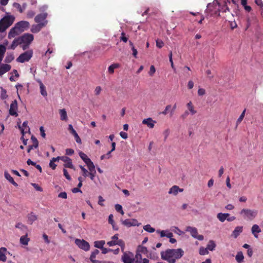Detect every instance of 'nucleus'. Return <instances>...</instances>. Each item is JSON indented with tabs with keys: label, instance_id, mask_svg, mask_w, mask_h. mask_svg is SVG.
I'll return each mask as SVG.
<instances>
[{
	"label": "nucleus",
	"instance_id": "1",
	"mask_svg": "<svg viewBox=\"0 0 263 263\" xmlns=\"http://www.w3.org/2000/svg\"><path fill=\"white\" fill-rule=\"evenodd\" d=\"M184 255L182 249H167L165 251L161 252V258L168 263H176V260L181 258Z\"/></svg>",
	"mask_w": 263,
	"mask_h": 263
},
{
	"label": "nucleus",
	"instance_id": "2",
	"mask_svg": "<svg viewBox=\"0 0 263 263\" xmlns=\"http://www.w3.org/2000/svg\"><path fill=\"white\" fill-rule=\"evenodd\" d=\"M14 20L15 17L12 15H7L4 17L0 21L1 30L5 31L13 24Z\"/></svg>",
	"mask_w": 263,
	"mask_h": 263
},
{
	"label": "nucleus",
	"instance_id": "3",
	"mask_svg": "<svg viewBox=\"0 0 263 263\" xmlns=\"http://www.w3.org/2000/svg\"><path fill=\"white\" fill-rule=\"evenodd\" d=\"M245 219L252 220L257 215V212L256 210H252L248 209H243L240 212Z\"/></svg>",
	"mask_w": 263,
	"mask_h": 263
},
{
	"label": "nucleus",
	"instance_id": "4",
	"mask_svg": "<svg viewBox=\"0 0 263 263\" xmlns=\"http://www.w3.org/2000/svg\"><path fill=\"white\" fill-rule=\"evenodd\" d=\"M111 239H116V241H108L107 244L109 247L114 246L115 245H117L121 248L122 251H123L124 247H125V243L123 240L118 239V234H116L115 235H114L112 237Z\"/></svg>",
	"mask_w": 263,
	"mask_h": 263
},
{
	"label": "nucleus",
	"instance_id": "5",
	"mask_svg": "<svg viewBox=\"0 0 263 263\" xmlns=\"http://www.w3.org/2000/svg\"><path fill=\"white\" fill-rule=\"evenodd\" d=\"M33 52L32 50H28L21 54L16 59V61L20 63H24L29 61L32 57Z\"/></svg>",
	"mask_w": 263,
	"mask_h": 263
},
{
	"label": "nucleus",
	"instance_id": "6",
	"mask_svg": "<svg viewBox=\"0 0 263 263\" xmlns=\"http://www.w3.org/2000/svg\"><path fill=\"white\" fill-rule=\"evenodd\" d=\"M186 231L190 232L193 237L199 240H202L204 239V237L202 235L198 234L197 229L195 227L188 226L186 227Z\"/></svg>",
	"mask_w": 263,
	"mask_h": 263
},
{
	"label": "nucleus",
	"instance_id": "7",
	"mask_svg": "<svg viewBox=\"0 0 263 263\" xmlns=\"http://www.w3.org/2000/svg\"><path fill=\"white\" fill-rule=\"evenodd\" d=\"M74 242L79 248L85 251H88L90 249L89 243L84 239L77 238L75 239Z\"/></svg>",
	"mask_w": 263,
	"mask_h": 263
},
{
	"label": "nucleus",
	"instance_id": "8",
	"mask_svg": "<svg viewBox=\"0 0 263 263\" xmlns=\"http://www.w3.org/2000/svg\"><path fill=\"white\" fill-rule=\"evenodd\" d=\"M134 255L130 252H123L121 260L124 263H133Z\"/></svg>",
	"mask_w": 263,
	"mask_h": 263
},
{
	"label": "nucleus",
	"instance_id": "9",
	"mask_svg": "<svg viewBox=\"0 0 263 263\" xmlns=\"http://www.w3.org/2000/svg\"><path fill=\"white\" fill-rule=\"evenodd\" d=\"M21 44H30L34 39V36L32 34L25 33L19 37Z\"/></svg>",
	"mask_w": 263,
	"mask_h": 263
},
{
	"label": "nucleus",
	"instance_id": "10",
	"mask_svg": "<svg viewBox=\"0 0 263 263\" xmlns=\"http://www.w3.org/2000/svg\"><path fill=\"white\" fill-rule=\"evenodd\" d=\"M47 14L46 13H43L37 14L34 18V21L37 24L45 23V26L48 23L46 20Z\"/></svg>",
	"mask_w": 263,
	"mask_h": 263
},
{
	"label": "nucleus",
	"instance_id": "11",
	"mask_svg": "<svg viewBox=\"0 0 263 263\" xmlns=\"http://www.w3.org/2000/svg\"><path fill=\"white\" fill-rule=\"evenodd\" d=\"M18 109L17 101L16 100H14L10 104V107L9 109V114L11 116H15V117L18 116L17 112Z\"/></svg>",
	"mask_w": 263,
	"mask_h": 263
},
{
	"label": "nucleus",
	"instance_id": "12",
	"mask_svg": "<svg viewBox=\"0 0 263 263\" xmlns=\"http://www.w3.org/2000/svg\"><path fill=\"white\" fill-rule=\"evenodd\" d=\"M15 25L21 32L27 30L30 27V24L26 21H22L17 23Z\"/></svg>",
	"mask_w": 263,
	"mask_h": 263
},
{
	"label": "nucleus",
	"instance_id": "13",
	"mask_svg": "<svg viewBox=\"0 0 263 263\" xmlns=\"http://www.w3.org/2000/svg\"><path fill=\"white\" fill-rule=\"evenodd\" d=\"M62 161L65 162L64 166L65 168H69L74 170L73 165L72 164V160L67 156H62Z\"/></svg>",
	"mask_w": 263,
	"mask_h": 263
},
{
	"label": "nucleus",
	"instance_id": "14",
	"mask_svg": "<svg viewBox=\"0 0 263 263\" xmlns=\"http://www.w3.org/2000/svg\"><path fill=\"white\" fill-rule=\"evenodd\" d=\"M133 263H149V260L147 258H142V255L140 254H135L134 257Z\"/></svg>",
	"mask_w": 263,
	"mask_h": 263
},
{
	"label": "nucleus",
	"instance_id": "15",
	"mask_svg": "<svg viewBox=\"0 0 263 263\" xmlns=\"http://www.w3.org/2000/svg\"><path fill=\"white\" fill-rule=\"evenodd\" d=\"M22 32L18 30L17 27L15 25L14 27L11 29L8 34V38L12 39L19 35Z\"/></svg>",
	"mask_w": 263,
	"mask_h": 263
},
{
	"label": "nucleus",
	"instance_id": "16",
	"mask_svg": "<svg viewBox=\"0 0 263 263\" xmlns=\"http://www.w3.org/2000/svg\"><path fill=\"white\" fill-rule=\"evenodd\" d=\"M44 27L45 23L34 24L31 26V31L34 33H37Z\"/></svg>",
	"mask_w": 263,
	"mask_h": 263
},
{
	"label": "nucleus",
	"instance_id": "17",
	"mask_svg": "<svg viewBox=\"0 0 263 263\" xmlns=\"http://www.w3.org/2000/svg\"><path fill=\"white\" fill-rule=\"evenodd\" d=\"M156 123V121L153 120L151 118L145 119L142 121V124L146 125L150 128H154Z\"/></svg>",
	"mask_w": 263,
	"mask_h": 263
},
{
	"label": "nucleus",
	"instance_id": "18",
	"mask_svg": "<svg viewBox=\"0 0 263 263\" xmlns=\"http://www.w3.org/2000/svg\"><path fill=\"white\" fill-rule=\"evenodd\" d=\"M11 66L10 65L7 64H2L0 65V76L3 75L4 73L10 70Z\"/></svg>",
	"mask_w": 263,
	"mask_h": 263
},
{
	"label": "nucleus",
	"instance_id": "19",
	"mask_svg": "<svg viewBox=\"0 0 263 263\" xmlns=\"http://www.w3.org/2000/svg\"><path fill=\"white\" fill-rule=\"evenodd\" d=\"M183 191V189H180L177 185H174L170 189L168 193L170 194H173L176 195L178 192H182Z\"/></svg>",
	"mask_w": 263,
	"mask_h": 263
},
{
	"label": "nucleus",
	"instance_id": "20",
	"mask_svg": "<svg viewBox=\"0 0 263 263\" xmlns=\"http://www.w3.org/2000/svg\"><path fill=\"white\" fill-rule=\"evenodd\" d=\"M186 107L187 110L190 112L191 115H194L197 113V111L191 101H190L186 104Z\"/></svg>",
	"mask_w": 263,
	"mask_h": 263
},
{
	"label": "nucleus",
	"instance_id": "21",
	"mask_svg": "<svg viewBox=\"0 0 263 263\" xmlns=\"http://www.w3.org/2000/svg\"><path fill=\"white\" fill-rule=\"evenodd\" d=\"M252 233L255 238H258L257 234L261 232V229L257 224H254L251 228Z\"/></svg>",
	"mask_w": 263,
	"mask_h": 263
},
{
	"label": "nucleus",
	"instance_id": "22",
	"mask_svg": "<svg viewBox=\"0 0 263 263\" xmlns=\"http://www.w3.org/2000/svg\"><path fill=\"white\" fill-rule=\"evenodd\" d=\"M4 176L5 178L8 180L11 183H12L14 186L17 187L18 186L17 183L14 180L13 178L11 177V176L8 173V172L5 171L4 173Z\"/></svg>",
	"mask_w": 263,
	"mask_h": 263
},
{
	"label": "nucleus",
	"instance_id": "23",
	"mask_svg": "<svg viewBox=\"0 0 263 263\" xmlns=\"http://www.w3.org/2000/svg\"><path fill=\"white\" fill-rule=\"evenodd\" d=\"M216 6H218V11H216L215 12V14H217L218 15H220L219 13L220 11H221L222 12H226L227 11H230L229 7L226 5H223V6H222L220 8V9H219L220 6H219V3H217L216 7Z\"/></svg>",
	"mask_w": 263,
	"mask_h": 263
},
{
	"label": "nucleus",
	"instance_id": "24",
	"mask_svg": "<svg viewBox=\"0 0 263 263\" xmlns=\"http://www.w3.org/2000/svg\"><path fill=\"white\" fill-rule=\"evenodd\" d=\"M243 227L242 226H237L236 227L234 230L232 232V236L236 238L242 232Z\"/></svg>",
	"mask_w": 263,
	"mask_h": 263
},
{
	"label": "nucleus",
	"instance_id": "25",
	"mask_svg": "<svg viewBox=\"0 0 263 263\" xmlns=\"http://www.w3.org/2000/svg\"><path fill=\"white\" fill-rule=\"evenodd\" d=\"M148 253V250L145 247L142 246H139L136 250V254H140L142 255V254H145Z\"/></svg>",
	"mask_w": 263,
	"mask_h": 263
},
{
	"label": "nucleus",
	"instance_id": "26",
	"mask_svg": "<svg viewBox=\"0 0 263 263\" xmlns=\"http://www.w3.org/2000/svg\"><path fill=\"white\" fill-rule=\"evenodd\" d=\"M229 216V213H219L217 215V217L220 222H223Z\"/></svg>",
	"mask_w": 263,
	"mask_h": 263
},
{
	"label": "nucleus",
	"instance_id": "27",
	"mask_svg": "<svg viewBox=\"0 0 263 263\" xmlns=\"http://www.w3.org/2000/svg\"><path fill=\"white\" fill-rule=\"evenodd\" d=\"M22 44H21V41H20V37H17V38H16L15 39L11 45L10 46V47H9L8 49H12V50H14L15 49V48L18 45H21Z\"/></svg>",
	"mask_w": 263,
	"mask_h": 263
},
{
	"label": "nucleus",
	"instance_id": "28",
	"mask_svg": "<svg viewBox=\"0 0 263 263\" xmlns=\"http://www.w3.org/2000/svg\"><path fill=\"white\" fill-rule=\"evenodd\" d=\"M6 251L7 249L6 248L2 247L0 248V261L4 262L6 261L7 257L5 254Z\"/></svg>",
	"mask_w": 263,
	"mask_h": 263
},
{
	"label": "nucleus",
	"instance_id": "29",
	"mask_svg": "<svg viewBox=\"0 0 263 263\" xmlns=\"http://www.w3.org/2000/svg\"><path fill=\"white\" fill-rule=\"evenodd\" d=\"M59 114L60 115V119L62 121H67L68 120L67 112H66L65 109H60Z\"/></svg>",
	"mask_w": 263,
	"mask_h": 263
},
{
	"label": "nucleus",
	"instance_id": "30",
	"mask_svg": "<svg viewBox=\"0 0 263 263\" xmlns=\"http://www.w3.org/2000/svg\"><path fill=\"white\" fill-rule=\"evenodd\" d=\"M120 67V65L119 63H114L110 65L108 68V71L110 74L114 73L115 69L118 68Z\"/></svg>",
	"mask_w": 263,
	"mask_h": 263
},
{
	"label": "nucleus",
	"instance_id": "31",
	"mask_svg": "<svg viewBox=\"0 0 263 263\" xmlns=\"http://www.w3.org/2000/svg\"><path fill=\"white\" fill-rule=\"evenodd\" d=\"M27 233H26L25 235H23L20 238V242L24 245H27L30 239L27 237Z\"/></svg>",
	"mask_w": 263,
	"mask_h": 263
},
{
	"label": "nucleus",
	"instance_id": "32",
	"mask_svg": "<svg viewBox=\"0 0 263 263\" xmlns=\"http://www.w3.org/2000/svg\"><path fill=\"white\" fill-rule=\"evenodd\" d=\"M79 156L80 158L84 161V162L87 164V163H89L91 160L90 158L88 157V156L83 152H80L79 153Z\"/></svg>",
	"mask_w": 263,
	"mask_h": 263
},
{
	"label": "nucleus",
	"instance_id": "33",
	"mask_svg": "<svg viewBox=\"0 0 263 263\" xmlns=\"http://www.w3.org/2000/svg\"><path fill=\"white\" fill-rule=\"evenodd\" d=\"M39 83H40V90H41V93L44 97H47V92L46 90L45 86L44 85V84L42 83V82L41 81H39Z\"/></svg>",
	"mask_w": 263,
	"mask_h": 263
},
{
	"label": "nucleus",
	"instance_id": "34",
	"mask_svg": "<svg viewBox=\"0 0 263 263\" xmlns=\"http://www.w3.org/2000/svg\"><path fill=\"white\" fill-rule=\"evenodd\" d=\"M19 128L21 131V133L22 134V136L21 138V139L22 140L24 145H26L27 144L28 139L24 138L25 134L27 133V131H25V129L21 127V126H19Z\"/></svg>",
	"mask_w": 263,
	"mask_h": 263
},
{
	"label": "nucleus",
	"instance_id": "35",
	"mask_svg": "<svg viewBox=\"0 0 263 263\" xmlns=\"http://www.w3.org/2000/svg\"><path fill=\"white\" fill-rule=\"evenodd\" d=\"M235 259L238 263H241L243 262L244 256L242 252H238L237 253Z\"/></svg>",
	"mask_w": 263,
	"mask_h": 263
},
{
	"label": "nucleus",
	"instance_id": "36",
	"mask_svg": "<svg viewBox=\"0 0 263 263\" xmlns=\"http://www.w3.org/2000/svg\"><path fill=\"white\" fill-rule=\"evenodd\" d=\"M216 247V244L213 240H210L206 246L207 249L210 251H213Z\"/></svg>",
	"mask_w": 263,
	"mask_h": 263
},
{
	"label": "nucleus",
	"instance_id": "37",
	"mask_svg": "<svg viewBox=\"0 0 263 263\" xmlns=\"http://www.w3.org/2000/svg\"><path fill=\"white\" fill-rule=\"evenodd\" d=\"M15 228L25 232L27 231V227L21 222L17 223L15 225Z\"/></svg>",
	"mask_w": 263,
	"mask_h": 263
},
{
	"label": "nucleus",
	"instance_id": "38",
	"mask_svg": "<svg viewBox=\"0 0 263 263\" xmlns=\"http://www.w3.org/2000/svg\"><path fill=\"white\" fill-rule=\"evenodd\" d=\"M14 59V57L13 53L8 54L6 56L5 62L6 63H9L11 62Z\"/></svg>",
	"mask_w": 263,
	"mask_h": 263
},
{
	"label": "nucleus",
	"instance_id": "39",
	"mask_svg": "<svg viewBox=\"0 0 263 263\" xmlns=\"http://www.w3.org/2000/svg\"><path fill=\"white\" fill-rule=\"evenodd\" d=\"M104 244V240L96 241L95 242V247L101 249L103 247Z\"/></svg>",
	"mask_w": 263,
	"mask_h": 263
},
{
	"label": "nucleus",
	"instance_id": "40",
	"mask_svg": "<svg viewBox=\"0 0 263 263\" xmlns=\"http://www.w3.org/2000/svg\"><path fill=\"white\" fill-rule=\"evenodd\" d=\"M37 219V216L33 213H31L28 215V220L31 221V223L35 221Z\"/></svg>",
	"mask_w": 263,
	"mask_h": 263
},
{
	"label": "nucleus",
	"instance_id": "41",
	"mask_svg": "<svg viewBox=\"0 0 263 263\" xmlns=\"http://www.w3.org/2000/svg\"><path fill=\"white\" fill-rule=\"evenodd\" d=\"M1 98L2 100L6 99L8 98V95H7V91L6 89H4L3 87H1Z\"/></svg>",
	"mask_w": 263,
	"mask_h": 263
},
{
	"label": "nucleus",
	"instance_id": "42",
	"mask_svg": "<svg viewBox=\"0 0 263 263\" xmlns=\"http://www.w3.org/2000/svg\"><path fill=\"white\" fill-rule=\"evenodd\" d=\"M86 165L90 172L94 171L95 173H96L95 165L92 161H90L89 163H87Z\"/></svg>",
	"mask_w": 263,
	"mask_h": 263
},
{
	"label": "nucleus",
	"instance_id": "43",
	"mask_svg": "<svg viewBox=\"0 0 263 263\" xmlns=\"http://www.w3.org/2000/svg\"><path fill=\"white\" fill-rule=\"evenodd\" d=\"M143 229L149 233H153L155 231V229L153 228H152L149 224L145 225L143 227Z\"/></svg>",
	"mask_w": 263,
	"mask_h": 263
},
{
	"label": "nucleus",
	"instance_id": "44",
	"mask_svg": "<svg viewBox=\"0 0 263 263\" xmlns=\"http://www.w3.org/2000/svg\"><path fill=\"white\" fill-rule=\"evenodd\" d=\"M6 51V48L4 45H0V57L3 59Z\"/></svg>",
	"mask_w": 263,
	"mask_h": 263
},
{
	"label": "nucleus",
	"instance_id": "45",
	"mask_svg": "<svg viewBox=\"0 0 263 263\" xmlns=\"http://www.w3.org/2000/svg\"><path fill=\"white\" fill-rule=\"evenodd\" d=\"M245 112H246V109H245L243 110V111L242 112L241 114L240 115V116H239V117L237 119V120L236 121V126H238L241 123L242 120H243V118L245 117Z\"/></svg>",
	"mask_w": 263,
	"mask_h": 263
},
{
	"label": "nucleus",
	"instance_id": "46",
	"mask_svg": "<svg viewBox=\"0 0 263 263\" xmlns=\"http://www.w3.org/2000/svg\"><path fill=\"white\" fill-rule=\"evenodd\" d=\"M208 250H209L207 249V248H204V247H201L199 249V254L201 255H206V254H208L209 253Z\"/></svg>",
	"mask_w": 263,
	"mask_h": 263
},
{
	"label": "nucleus",
	"instance_id": "47",
	"mask_svg": "<svg viewBox=\"0 0 263 263\" xmlns=\"http://www.w3.org/2000/svg\"><path fill=\"white\" fill-rule=\"evenodd\" d=\"M31 139L33 142V146H34V147L35 148H37L39 146V142H38V141L37 140V139L34 137L33 136H31Z\"/></svg>",
	"mask_w": 263,
	"mask_h": 263
},
{
	"label": "nucleus",
	"instance_id": "48",
	"mask_svg": "<svg viewBox=\"0 0 263 263\" xmlns=\"http://www.w3.org/2000/svg\"><path fill=\"white\" fill-rule=\"evenodd\" d=\"M21 127L24 128L25 130L26 129V131H27V133L28 132L29 134L30 133V128L28 126V121H24L23 123L22 127Z\"/></svg>",
	"mask_w": 263,
	"mask_h": 263
},
{
	"label": "nucleus",
	"instance_id": "49",
	"mask_svg": "<svg viewBox=\"0 0 263 263\" xmlns=\"http://www.w3.org/2000/svg\"><path fill=\"white\" fill-rule=\"evenodd\" d=\"M115 209L118 212L120 213L122 215L124 214V212L122 209V206L120 204H117L115 205Z\"/></svg>",
	"mask_w": 263,
	"mask_h": 263
},
{
	"label": "nucleus",
	"instance_id": "50",
	"mask_svg": "<svg viewBox=\"0 0 263 263\" xmlns=\"http://www.w3.org/2000/svg\"><path fill=\"white\" fill-rule=\"evenodd\" d=\"M122 223L127 227H132V223H131V219H125L124 220L122 221Z\"/></svg>",
	"mask_w": 263,
	"mask_h": 263
},
{
	"label": "nucleus",
	"instance_id": "51",
	"mask_svg": "<svg viewBox=\"0 0 263 263\" xmlns=\"http://www.w3.org/2000/svg\"><path fill=\"white\" fill-rule=\"evenodd\" d=\"M99 253V251L97 249H96L94 251H93L91 254V255L90 256V260H92V259H95V258L96 257V255H98Z\"/></svg>",
	"mask_w": 263,
	"mask_h": 263
},
{
	"label": "nucleus",
	"instance_id": "52",
	"mask_svg": "<svg viewBox=\"0 0 263 263\" xmlns=\"http://www.w3.org/2000/svg\"><path fill=\"white\" fill-rule=\"evenodd\" d=\"M13 5L14 8H16V9H18V10L19 11V12L20 13H22L23 12V8L22 7V6H21V5L20 4L17 3H14Z\"/></svg>",
	"mask_w": 263,
	"mask_h": 263
},
{
	"label": "nucleus",
	"instance_id": "53",
	"mask_svg": "<svg viewBox=\"0 0 263 263\" xmlns=\"http://www.w3.org/2000/svg\"><path fill=\"white\" fill-rule=\"evenodd\" d=\"M190 114V112L186 110L180 116V118L182 120H185Z\"/></svg>",
	"mask_w": 263,
	"mask_h": 263
},
{
	"label": "nucleus",
	"instance_id": "54",
	"mask_svg": "<svg viewBox=\"0 0 263 263\" xmlns=\"http://www.w3.org/2000/svg\"><path fill=\"white\" fill-rule=\"evenodd\" d=\"M80 167L81 168L82 172H83V175L85 177H86L87 176H88V171L83 166L80 165Z\"/></svg>",
	"mask_w": 263,
	"mask_h": 263
},
{
	"label": "nucleus",
	"instance_id": "55",
	"mask_svg": "<svg viewBox=\"0 0 263 263\" xmlns=\"http://www.w3.org/2000/svg\"><path fill=\"white\" fill-rule=\"evenodd\" d=\"M164 45V42L160 40H157L156 41V46L159 48H161Z\"/></svg>",
	"mask_w": 263,
	"mask_h": 263
},
{
	"label": "nucleus",
	"instance_id": "56",
	"mask_svg": "<svg viewBox=\"0 0 263 263\" xmlns=\"http://www.w3.org/2000/svg\"><path fill=\"white\" fill-rule=\"evenodd\" d=\"M111 147H112V148H111V151H109L107 153V155L108 156V157H111V155H110L111 153L115 150V148H116V143L115 142H112Z\"/></svg>",
	"mask_w": 263,
	"mask_h": 263
},
{
	"label": "nucleus",
	"instance_id": "57",
	"mask_svg": "<svg viewBox=\"0 0 263 263\" xmlns=\"http://www.w3.org/2000/svg\"><path fill=\"white\" fill-rule=\"evenodd\" d=\"M68 129L73 136L77 133L71 124H69Z\"/></svg>",
	"mask_w": 263,
	"mask_h": 263
},
{
	"label": "nucleus",
	"instance_id": "58",
	"mask_svg": "<svg viewBox=\"0 0 263 263\" xmlns=\"http://www.w3.org/2000/svg\"><path fill=\"white\" fill-rule=\"evenodd\" d=\"M155 71H156V69H155V66L154 65L151 66L150 69L148 72L149 76H153V74H154V73L155 72Z\"/></svg>",
	"mask_w": 263,
	"mask_h": 263
},
{
	"label": "nucleus",
	"instance_id": "59",
	"mask_svg": "<svg viewBox=\"0 0 263 263\" xmlns=\"http://www.w3.org/2000/svg\"><path fill=\"white\" fill-rule=\"evenodd\" d=\"M63 174H64V176L65 177V178L67 180H71V177H70V175H69L67 171L65 168L63 169Z\"/></svg>",
	"mask_w": 263,
	"mask_h": 263
},
{
	"label": "nucleus",
	"instance_id": "60",
	"mask_svg": "<svg viewBox=\"0 0 263 263\" xmlns=\"http://www.w3.org/2000/svg\"><path fill=\"white\" fill-rule=\"evenodd\" d=\"M121 40L125 43H126L128 41V37L126 36L125 33L123 32L121 33Z\"/></svg>",
	"mask_w": 263,
	"mask_h": 263
},
{
	"label": "nucleus",
	"instance_id": "61",
	"mask_svg": "<svg viewBox=\"0 0 263 263\" xmlns=\"http://www.w3.org/2000/svg\"><path fill=\"white\" fill-rule=\"evenodd\" d=\"M131 223L132 226H139L141 224L135 219H131Z\"/></svg>",
	"mask_w": 263,
	"mask_h": 263
},
{
	"label": "nucleus",
	"instance_id": "62",
	"mask_svg": "<svg viewBox=\"0 0 263 263\" xmlns=\"http://www.w3.org/2000/svg\"><path fill=\"white\" fill-rule=\"evenodd\" d=\"M32 185L34 187V189L38 191L42 192L43 189L40 186L37 184L36 183H32Z\"/></svg>",
	"mask_w": 263,
	"mask_h": 263
},
{
	"label": "nucleus",
	"instance_id": "63",
	"mask_svg": "<svg viewBox=\"0 0 263 263\" xmlns=\"http://www.w3.org/2000/svg\"><path fill=\"white\" fill-rule=\"evenodd\" d=\"M35 15V12L32 10L28 11L27 13V16L28 18H32Z\"/></svg>",
	"mask_w": 263,
	"mask_h": 263
},
{
	"label": "nucleus",
	"instance_id": "64",
	"mask_svg": "<svg viewBox=\"0 0 263 263\" xmlns=\"http://www.w3.org/2000/svg\"><path fill=\"white\" fill-rule=\"evenodd\" d=\"M67 193L65 192H61L59 194L58 197L61 198L63 199L67 198Z\"/></svg>",
	"mask_w": 263,
	"mask_h": 263
}]
</instances>
